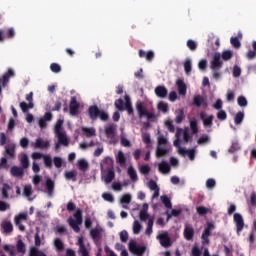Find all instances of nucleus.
<instances>
[{
  "mask_svg": "<svg viewBox=\"0 0 256 256\" xmlns=\"http://www.w3.org/2000/svg\"><path fill=\"white\" fill-rule=\"evenodd\" d=\"M223 68V61H221V53L216 52L210 62V69L212 70V77L216 81L221 79V69Z\"/></svg>",
  "mask_w": 256,
  "mask_h": 256,
  "instance_id": "1",
  "label": "nucleus"
},
{
  "mask_svg": "<svg viewBox=\"0 0 256 256\" xmlns=\"http://www.w3.org/2000/svg\"><path fill=\"white\" fill-rule=\"evenodd\" d=\"M73 218H68L67 223L70 227L75 231V233H80L81 228L79 225L83 223V210L81 208L76 209L75 213L73 214Z\"/></svg>",
  "mask_w": 256,
  "mask_h": 256,
  "instance_id": "2",
  "label": "nucleus"
},
{
  "mask_svg": "<svg viewBox=\"0 0 256 256\" xmlns=\"http://www.w3.org/2000/svg\"><path fill=\"white\" fill-rule=\"evenodd\" d=\"M136 110L140 119H142V117H147L148 121L155 119V113L147 111V108L144 107L143 102L136 103Z\"/></svg>",
  "mask_w": 256,
  "mask_h": 256,
  "instance_id": "3",
  "label": "nucleus"
},
{
  "mask_svg": "<svg viewBox=\"0 0 256 256\" xmlns=\"http://www.w3.org/2000/svg\"><path fill=\"white\" fill-rule=\"evenodd\" d=\"M26 101H28L29 103L28 104L26 102L20 103V109L23 113H27L29 109H33V107H35V104L33 103V92H30L29 94L26 95Z\"/></svg>",
  "mask_w": 256,
  "mask_h": 256,
  "instance_id": "4",
  "label": "nucleus"
},
{
  "mask_svg": "<svg viewBox=\"0 0 256 256\" xmlns=\"http://www.w3.org/2000/svg\"><path fill=\"white\" fill-rule=\"evenodd\" d=\"M113 165H114L113 158L107 156V157H105L101 161V164H100L101 171H111V170H114Z\"/></svg>",
  "mask_w": 256,
  "mask_h": 256,
  "instance_id": "5",
  "label": "nucleus"
},
{
  "mask_svg": "<svg viewBox=\"0 0 256 256\" xmlns=\"http://www.w3.org/2000/svg\"><path fill=\"white\" fill-rule=\"evenodd\" d=\"M157 239H159L160 245L162 247L167 248V247H171V245H172L171 237H169V233L168 232H164L162 234H159L157 236Z\"/></svg>",
  "mask_w": 256,
  "mask_h": 256,
  "instance_id": "6",
  "label": "nucleus"
},
{
  "mask_svg": "<svg viewBox=\"0 0 256 256\" xmlns=\"http://www.w3.org/2000/svg\"><path fill=\"white\" fill-rule=\"evenodd\" d=\"M79 107L80 104L77 102V97L72 96L69 104V109H70V115L75 117V115L79 114Z\"/></svg>",
  "mask_w": 256,
  "mask_h": 256,
  "instance_id": "7",
  "label": "nucleus"
},
{
  "mask_svg": "<svg viewBox=\"0 0 256 256\" xmlns=\"http://www.w3.org/2000/svg\"><path fill=\"white\" fill-rule=\"evenodd\" d=\"M234 222L236 224V232L237 235H239L242 231L243 228L245 227V222L243 221V216L239 213L234 214Z\"/></svg>",
  "mask_w": 256,
  "mask_h": 256,
  "instance_id": "8",
  "label": "nucleus"
},
{
  "mask_svg": "<svg viewBox=\"0 0 256 256\" xmlns=\"http://www.w3.org/2000/svg\"><path fill=\"white\" fill-rule=\"evenodd\" d=\"M4 156L6 159H15V144L10 143L5 146Z\"/></svg>",
  "mask_w": 256,
  "mask_h": 256,
  "instance_id": "9",
  "label": "nucleus"
},
{
  "mask_svg": "<svg viewBox=\"0 0 256 256\" xmlns=\"http://www.w3.org/2000/svg\"><path fill=\"white\" fill-rule=\"evenodd\" d=\"M45 187L48 197H53V194L55 193V181H53L51 178H47Z\"/></svg>",
  "mask_w": 256,
  "mask_h": 256,
  "instance_id": "10",
  "label": "nucleus"
},
{
  "mask_svg": "<svg viewBox=\"0 0 256 256\" xmlns=\"http://www.w3.org/2000/svg\"><path fill=\"white\" fill-rule=\"evenodd\" d=\"M100 111L101 110H99V107L97 105H92L88 108V115L91 121H97V119L99 118Z\"/></svg>",
  "mask_w": 256,
  "mask_h": 256,
  "instance_id": "11",
  "label": "nucleus"
},
{
  "mask_svg": "<svg viewBox=\"0 0 256 256\" xmlns=\"http://www.w3.org/2000/svg\"><path fill=\"white\" fill-rule=\"evenodd\" d=\"M115 159L116 163L120 165V167H125L127 165V157L123 151H118L117 154H115Z\"/></svg>",
  "mask_w": 256,
  "mask_h": 256,
  "instance_id": "12",
  "label": "nucleus"
},
{
  "mask_svg": "<svg viewBox=\"0 0 256 256\" xmlns=\"http://www.w3.org/2000/svg\"><path fill=\"white\" fill-rule=\"evenodd\" d=\"M192 105H194V107H204L207 108V101H205V98L201 95H196L194 96Z\"/></svg>",
  "mask_w": 256,
  "mask_h": 256,
  "instance_id": "13",
  "label": "nucleus"
},
{
  "mask_svg": "<svg viewBox=\"0 0 256 256\" xmlns=\"http://www.w3.org/2000/svg\"><path fill=\"white\" fill-rule=\"evenodd\" d=\"M193 237H195V230L193 227L186 225L184 228V238L186 241H192Z\"/></svg>",
  "mask_w": 256,
  "mask_h": 256,
  "instance_id": "14",
  "label": "nucleus"
},
{
  "mask_svg": "<svg viewBox=\"0 0 256 256\" xmlns=\"http://www.w3.org/2000/svg\"><path fill=\"white\" fill-rule=\"evenodd\" d=\"M10 77H15V71H13L11 68H9L7 72L0 78L2 80V87H7Z\"/></svg>",
  "mask_w": 256,
  "mask_h": 256,
  "instance_id": "15",
  "label": "nucleus"
},
{
  "mask_svg": "<svg viewBox=\"0 0 256 256\" xmlns=\"http://www.w3.org/2000/svg\"><path fill=\"white\" fill-rule=\"evenodd\" d=\"M59 145H63L64 147H69V138H67V134L64 132H59L56 134Z\"/></svg>",
  "mask_w": 256,
  "mask_h": 256,
  "instance_id": "16",
  "label": "nucleus"
},
{
  "mask_svg": "<svg viewBox=\"0 0 256 256\" xmlns=\"http://www.w3.org/2000/svg\"><path fill=\"white\" fill-rule=\"evenodd\" d=\"M138 55L140 59L146 58V61H153L155 59V53L151 50L145 52L144 50H139Z\"/></svg>",
  "mask_w": 256,
  "mask_h": 256,
  "instance_id": "17",
  "label": "nucleus"
},
{
  "mask_svg": "<svg viewBox=\"0 0 256 256\" xmlns=\"http://www.w3.org/2000/svg\"><path fill=\"white\" fill-rule=\"evenodd\" d=\"M154 93L156 97H159L160 99H165L167 97V88L165 86H157L154 90Z\"/></svg>",
  "mask_w": 256,
  "mask_h": 256,
  "instance_id": "18",
  "label": "nucleus"
},
{
  "mask_svg": "<svg viewBox=\"0 0 256 256\" xmlns=\"http://www.w3.org/2000/svg\"><path fill=\"white\" fill-rule=\"evenodd\" d=\"M35 149H49V141L37 138L34 144Z\"/></svg>",
  "mask_w": 256,
  "mask_h": 256,
  "instance_id": "19",
  "label": "nucleus"
},
{
  "mask_svg": "<svg viewBox=\"0 0 256 256\" xmlns=\"http://www.w3.org/2000/svg\"><path fill=\"white\" fill-rule=\"evenodd\" d=\"M176 85L178 87L179 95H187V85L183 79H178Z\"/></svg>",
  "mask_w": 256,
  "mask_h": 256,
  "instance_id": "20",
  "label": "nucleus"
},
{
  "mask_svg": "<svg viewBox=\"0 0 256 256\" xmlns=\"http://www.w3.org/2000/svg\"><path fill=\"white\" fill-rule=\"evenodd\" d=\"M24 168H21L19 166H12L10 169V173L12 177H23L25 175V172L23 171Z\"/></svg>",
  "mask_w": 256,
  "mask_h": 256,
  "instance_id": "21",
  "label": "nucleus"
},
{
  "mask_svg": "<svg viewBox=\"0 0 256 256\" xmlns=\"http://www.w3.org/2000/svg\"><path fill=\"white\" fill-rule=\"evenodd\" d=\"M77 245L79 246L80 255L82 256H89V251L87 250V247H85V242H83V238H79Z\"/></svg>",
  "mask_w": 256,
  "mask_h": 256,
  "instance_id": "22",
  "label": "nucleus"
},
{
  "mask_svg": "<svg viewBox=\"0 0 256 256\" xmlns=\"http://www.w3.org/2000/svg\"><path fill=\"white\" fill-rule=\"evenodd\" d=\"M1 229H3V233H13V224L10 221H3Z\"/></svg>",
  "mask_w": 256,
  "mask_h": 256,
  "instance_id": "23",
  "label": "nucleus"
},
{
  "mask_svg": "<svg viewBox=\"0 0 256 256\" xmlns=\"http://www.w3.org/2000/svg\"><path fill=\"white\" fill-rule=\"evenodd\" d=\"M180 155H188L190 161L195 159V149L185 150L184 148H179Z\"/></svg>",
  "mask_w": 256,
  "mask_h": 256,
  "instance_id": "24",
  "label": "nucleus"
},
{
  "mask_svg": "<svg viewBox=\"0 0 256 256\" xmlns=\"http://www.w3.org/2000/svg\"><path fill=\"white\" fill-rule=\"evenodd\" d=\"M106 174L104 176L105 183L109 184L115 179V170H105Z\"/></svg>",
  "mask_w": 256,
  "mask_h": 256,
  "instance_id": "25",
  "label": "nucleus"
},
{
  "mask_svg": "<svg viewBox=\"0 0 256 256\" xmlns=\"http://www.w3.org/2000/svg\"><path fill=\"white\" fill-rule=\"evenodd\" d=\"M90 236L94 241L101 239V228L96 227L90 231Z\"/></svg>",
  "mask_w": 256,
  "mask_h": 256,
  "instance_id": "26",
  "label": "nucleus"
},
{
  "mask_svg": "<svg viewBox=\"0 0 256 256\" xmlns=\"http://www.w3.org/2000/svg\"><path fill=\"white\" fill-rule=\"evenodd\" d=\"M64 177L67 181H77V171H66Z\"/></svg>",
  "mask_w": 256,
  "mask_h": 256,
  "instance_id": "27",
  "label": "nucleus"
},
{
  "mask_svg": "<svg viewBox=\"0 0 256 256\" xmlns=\"http://www.w3.org/2000/svg\"><path fill=\"white\" fill-rule=\"evenodd\" d=\"M124 109L127 111L128 115H134L133 105L131 104V100L126 96V102L124 104Z\"/></svg>",
  "mask_w": 256,
  "mask_h": 256,
  "instance_id": "28",
  "label": "nucleus"
},
{
  "mask_svg": "<svg viewBox=\"0 0 256 256\" xmlns=\"http://www.w3.org/2000/svg\"><path fill=\"white\" fill-rule=\"evenodd\" d=\"M158 169H159L160 173L167 174L171 171V166H169V164L167 162H161L158 165Z\"/></svg>",
  "mask_w": 256,
  "mask_h": 256,
  "instance_id": "29",
  "label": "nucleus"
},
{
  "mask_svg": "<svg viewBox=\"0 0 256 256\" xmlns=\"http://www.w3.org/2000/svg\"><path fill=\"white\" fill-rule=\"evenodd\" d=\"M213 119H215V116L211 114L203 120V125L206 129H211V127H213Z\"/></svg>",
  "mask_w": 256,
  "mask_h": 256,
  "instance_id": "30",
  "label": "nucleus"
},
{
  "mask_svg": "<svg viewBox=\"0 0 256 256\" xmlns=\"http://www.w3.org/2000/svg\"><path fill=\"white\" fill-rule=\"evenodd\" d=\"M77 167L80 171H87L89 169V163L85 159H80L77 162Z\"/></svg>",
  "mask_w": 256,
  "mask_h": 256,
  "instance_id": "31",
  "label": "nucleus"
},
{
  "mask_svg": "<svg viewBox=\"0 0 256 256\" xmlns=\"http://www.w3.org/2000/svg\"><path fill=\"white\" fill-rule=\"evenodd\" d=\"M165 155H169V150L163 148V146H158L156 149V157H165Z\"/></svg>",
  "mask_w": 256,
  "mask_h": 256,
  "instance_id": "32",
  "label": "nucleus"
},
{
  "mask_svg": "<svg viewBox=\"0 0 256 256\" xmlns=\"http://www.w3.org/2000/svg\"><path fill=\"white\" fill-rule=\"evenodd\" d=\"M82 133H84L85 137H95L96 132H95V128H87L84 127L82 128Z\"/></svg>",
  "mask_w": 256,
  "mask_h": 256,
  "instance_id": "33",
  "label": "nucleus"
},
{
  "mask_svg": "<svg viewBox=\"0 0 256 256\" xmlns=\"http://www.w3.org/2000/svg\"><path fill=\"white\" fill-rule=\"evenodd\" d=\"M16 249L18 253H22L24 255V253L27 251L25 242H23V240H18L16 244Z\"/></svg>",
  "mask_w": 256,
  "mask_h": 256,
  "instance_id": "34",
  "label": "nucleus"
},
{
  "mask_svg": "<svg viewBox=\"0 0 256 256\" xmlns=\"http://www.w3.org/2000/svg\"><path fill=\"white\" fill-rule=\"evenodd\" d=\"M54 246L59 253L65 249V244L59 238L54 239Z\"/></svg>",
  "mask_w": 256,
  "mask_h": 256,
  "instance_id": "35",
  "label": "nucleus"
},
{
  "mask_svg": "<svg viewBox=\"0 0 256 256\" xmlns=\"http://www.w3.org/2000/svg\"><path fill=\"white\" fill-rule=\"evenodd\" d=\"M29 256H47V254H45V252L39 250V248H37V247H32L30 249Z\"/></svg>",
  "mask_w": 256,
  "mask_h": 256,
  "instance_id": "36",
  "label": "nucleus"
},
{
  "mask_svg": "<svg viewBox=\"0 0 256 256\" xmlns=\"http://www.w3.org/2000/svg\"><path fill=\"white\" fill-rule=\"evenodd\" d=\"M20 165L23 169H27L29 167V156L27 154H23L20 158Z\"/></svg>",
  "mask_w": 256,
  "mask_h": 256,
  "instance_id": "37",
  "label": "nucleus"
},
{
  "mask_svg": "<svg viewBox=\"0 0 256 256\" xmlns=\"http://www.w3.org/2000/svg\"><path fill=\"white\" fill-rule=\"evenodd\" d=\"M9 191H11V186L5 183L2 188V199H9Z\"/></svg>",
  "mask_w": 256,
  "mask_h": 256,
  "instance_id": "38",
  "label": "nucleus"
},
{
  "mask_svg": "<svg viewBox=\"0 0 256 256\" xmlns=\"http://www.w3.org/2000/svg\"><path fill=\"white\" fill-rule=\"evenodd\" d=\"M43 160H44V165L45 167H47V169L53 168V159H51L50 155H44Z\"/></svg>",
  "mask_w": 256,
  "mask_h": 256,
  "instance_id": "39",
  "label": "nucleus"
},
{
  "mask_svg": "<svg viewBox=\"0 0 256 256\" xmlns=\"http://www.w3.org/2000/svg\"><path fill=\"white\" fill-rule=\"evenodd\" d=\"M243 119H245V113L238 112L234 117L235 125H241V123H243Z\"/></svg>",
  "mask_w": 256,
  "mask_h": 256,
  "instance_id": "40",
  "label": "nucleus"
},
{
  "mask_svg": "<svg viewBox=\"0 0 256 256\" xmlns=\"http://www.w3.org/2000/svg\"><path fill=\"white\" fill-rule=\"evenodd\" d=\"M241 150V145H239L238 141H234L232 142L231 147L229 148L228 152L230 154L236 153V151H240Z\"/></svg>",
  "mask_w": 256,
  "mask_h": 256,
  "instance_id": "41",
  "label": "nucleus"
},
{
  "mask_svg": "<svg viewBox=\"0 0 256 256\" xmlns=\"http://www.w3.org/2000/svg\"><path fill=\"white\" fill-rule=\"evenodd\" d=\"M161 201L167 209H172L173 204H171V199L167 195L161 196Z\"/></svg>",
  "mask_w": 256,
  "mask_h": 256,
  "instance_id": "42",
  "label": "nucleus"
},
{
  "mask_svg": "<svg viewBox=\"0 0 256 256\" xmlns=\"http://www.w3.org/2000/svg\"><path fill=\"white\" fill-rule=\"evenodd\" d=\"M114 105L116 109H118V111H125V102L123 101V99L119 98L115 100Z\"/></svg>",
  "mask_w": 256,
  "mask_h": 256,
  "instance_id": "43",
  "label": "nucleus"
},
{
  "mask_svg": "<svg viewBox=\"0 0 256 256\" xmlns=\"http://www.w3.org/2000/svg\"><path fill=\"white\" fill-rule=\"evenodd\" d=\"M22 221H27V214L21 213L14 218L15 225H19Z\"/></svg>",
  "mask_w": 256,
  "mask_h": 256,
  "instance_id": "44",
  "label": "nucleus"
},
{
  "mask_svg": "<svg viewBox=\"0 0 256 256\" xmlns=\"http://www.w3.org/2000/svg\"><path fill=\"white\" fill-rule=\"evenodd\" d=\"M190 129L193 135H197V133H199V126L197 125V120L190 121Z\"/></svg>",
  "mask_w": 256,
  "mask_h": 256,
  "instance_id": "45",
  "label": "nucleus"
},
{
  "mask_svg": "<svg viewBox=\"0 0 256 256\" xmlns=\"http://www.w3.org/2000/svg\"><path fill=\"white\" fill-rule=\"evenodd\" d=\"M128 175L131 181H137V179H139L137 176V171H135L133 167L128 168Z\"/></svg>",
  "mask_w": 256,
  "mask_h": 256,
  "instance_id": "46",
  "label": "nucleus"
},
{
  "mask_svg": "<svg viewBox=\"0 0 256 256\" xmlns=\"http://www.w3.org/2000/svg\"><path fill=\"white\" fill-rule=\"evenodd\" d=\"M55 135L58 133H63V120H58L54 129Z\"/></svg>",
  "mask_w": 256,
  "mask_h": 256,
  "instance_id": "47",
  "label": "nucleus"
},
{
  "mask_svg": "<svg viewBox=\"0 0 256 256\" xmlns=\"http://www.w3.org/2000/svg\"><path fill=\"white\" fill-rule=\"evenodd\" d=\"M233 58V52L231 50H225L222 52L223 61H229V59Z\"/></svg>",
  "mask_w": 256,
  "mask_h": 256,
  "instance_id": "48",
  "label": "nucleus"
},
{
  "mask_svg": "<svg viewBox=\"0 0 256 256\" xmlns=\"http://www.w3.org/2000/svg\"><path fill=\"white\" fill-rule=\"evenodd\" d=\"M191 60L190 59H186L184 62V71L186 73V75H190L191 74Z\"/></svg>",
  "mask_w": 256,
  "mask_h": 256,
  "instance_id": "49",
  "label": "nucleus"
},
{
  "mask_svg": "<svg viewBox=\"0 0 256 256\" xmlns=\"http://www.w3.org/2000/svg\"><path fill=\"white\" fill-rule=\"evenodd\" d=\"M23 194L25 197H31L33 195V187L31 185L24 186Z\"/></svg>",
  "mask_w": 256,
  "mask_h": 256,
  "instance_id": "50",
  "label": "nucleus"
},
{
  "mask_svg": "<svg viewBox=\"0 0 256 256\" xmlns=\"http://www.w3.org/2000/svg\"><path fill=\"white\" fill-rule=\"evenodd\" d=\"M105 134L108 137H113V135H115V126L114 125H110L108 127L105 128Z\"/></svg>",
  "mask_w": 256,
  "mask_h": 256,
  "instance_id": "51",
  "label": "nucleus"
},
{
  "mask_svg": "<svg viewBox=\"0 0 256 256\" xmlns=\"http://www.w3.org/2000/svg\"><path fill=\"white\" fill-rule=\"evenodd\" d=\"M230 43L232 46H234L235 49H239L241 47V42L237 37H231Z\"/></svg>",
  "mask_w": 256,
  "mask_h": 256,
  "instance_id": "52",
  "label": "nucleus"
},
{
  "mask_svg": "<svg viewBox=\"0 0 256 256\" xmlns=\"http://www.w3.org/2000/svg\"><path fill=\"white\" fill-rule=\"evenodd\" d=\"M133 233L134 235H139V233H141V224L137 220L134 221L133 224Z\"/></svg>",
  "mask_w": 256,
  "mask_h": 256,
  "instance_id": "53",
  "label": "nucleus"
},
{
  "mask_svg": "<svg viewBox=\"0 0 256 256\" xmlns=\"http://www.w3.org/2000/svg\"><path fill=\"white\" fill-rule=\"evenodd\" d=\"M33 185H35L36 187V191H41V189H39V184L41 183V176L39 175H35L32 179Z\"/></svg>",
  "mask_w": 256,
  "mask_h": 256,
  "instance_id": "54",
  "label": "nucleus"
},
{
  "mask_svg": "<svg viewBox=\"0 0 256 256\" xmlns=\"http://www.w3.org/2000/svg\"><path fill=\"white\" fill-rule=\"evenodd\" d=\"M203 255V252L197 245H194L191 250V256H201Z\"/></svg>",
  "mask_w": 256,
  "mask_h": 256,
  "instance_id": "55",
  "label": "nucleus"
},
{
  "mask_svg": "<svg viewBox=\"0 0 256 256\" xmlns=\"http://www.w3.org/2000/svg\"><path fill=\"white\" fill-rule=\"evenodd\" d=\"M196 211H197L198 215L203 216V215H207V213H209V208H206L204 206H198L196 208Z\"/></svg>",
  "mask_w": 256,
  "mask_h": 256,
  "instance_id": "56",
  "label": "nucleus"
},
{
  "mask_svg": "<svg viewBox=\"0 0 256 256\" xmlns=\"http://www.w3.org/2000/svg\"><path fill=\"white\" fill-rule=\"evenodd\" d=\"M120 240L122 243H127L129 241V233L126 230L120 232Z\"/></svg>",
  "mask_w": 256,
  "mask_h": 256,
  "instance_id": "57",
  "label": "nucleus"
},
{
  "mask_svg": "<svg viewBox=\"0 0 256 256\" xmlns=\"http://www.w3.org/2000/svg\"><path fill=\"white\" fill-rule=\"evenodd\" d=\"M184 120H185V113L183 112V110H180L179 115H177L175 118V122L179 125L183 123Z\"/></svg>",
  "mask_w": 256,
  "mask_h": 256,
  "instance_id": "58",
  "label": "nucleus"
},
{
  "mask_svg": "<svg viewBox=\"0 0 256 256\" xmlns=\"http://www.w3.org/2000/svg\"><path fill=\"white\" fill-rule=\"evenodd\" d=\"M98 117L101 121H109V114L104 110H100Z\"/></svg>",
  "mask_w": 256,
  "mask_h": 256,
  "instance_id": "59",
  "label": "nucleus"
},
{
  "mask_svg": "<svg viewBox=\"0 0 256 256\" xmlns=\"http://www.w3.org/2000/svg\"><path fill=\"white\" fill-rule=\"evenodd\" d=\"M158 109L159 111H162V113H167V111H169V105L165 102H160L158 104Z\"/></svg>",
  "mask_w": 256,
  "mask_h": 256,
  "instance_id": "60",
  "label": "nucleus"
},
{
  "mask_svg": "<svg viewBox=\"0 0 256 256\" xmlns=\"http://www.w3.org/2000/svg\"><path fill=\"white\" fill-rule=\"evenodd\" d=\"M217 119H219V121H225L227 119V112H225V110H219L217 113Z\"/></svg>",
  "mask_w": 256,
  "mask_h": 256,
  "instance_id": "61",
  "label": "nucleus"
},
{
  "mask_svg": "<svg viewBox=\"0 0 256 256\" xmlns=\"http://www.w3.org/2000/svg\"><path fill=\"white\" fill-rule=\"evenodd\" d=\"M187 47L190 49V51H196L197 50V42L193 40L187 41Z\"/></svg>",
  "mask_w": 256,
  "mask_h": 256,
  "instance_id": "62",
  "label": "nucleus"
},
{
  "mask_svg": "<svg viewBox=\"0 0 256 256\" xmlns=\"http://www.w3.org/2000/svg\"><path fill=\"white\" fill-rule=\"evenodd\" d=\"M50 69H51L52 73H61V66L57 63H52L50 65Z\"/></svg>",
  "mask_w": 256,
  "mask_h": 256,
  "instance_id": "63",
  "label": "nucleus"
},
{
  "mask_svg": "<svg viewBox=\"0 0 256 256\" xmlns=\"http://www.w3.org/2000/svg\"><path fill=\"white\" fill-rule=\"evenodd\" d=\"M237 101L240 107H247V98H245L244 96H239Z\"/></svg>",
  "mask_w": 256,
  "mask_h": 256,
  "instance_id": "64",
  "label": "nucleus"
}]
</instances>
